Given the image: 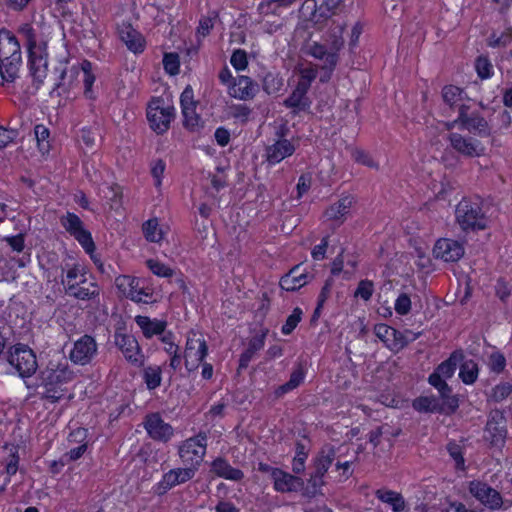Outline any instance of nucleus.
Returning a JSON list of instances; mask_svg holds the SVG:
<instances>
[{
	"label": "nucleus",
	"mask_w": 512,
	"mask_h": 512,
	"mask_svg": "<svg viewBox=\"0 0 512 512\" xmlns=\"http://www.w3.org/2000/svg\"><path fill=\"white\" fill-rule=\"evenodd\" d=\"M211 470L219 477L239 481L244 477V473L237 468L232 467L224 458H216L211 463Z\"/></svg>",
	"instance_id": "c85d7f7f"
},
{
	"label": "nucleus",
	"mask_w": 512,
	"mask_h": 512,
	"mask_svg": "<svg viewBox=\"0 0 512 512\" xmlns=\"http://www.w3.org/2000/svg\"><path fill=\"white\" fill-rule=\"evenodd\" d=\"M179 57L175 53H166L163 57V66L167 73L176 75L179 73Z\"/></svg>",
	"instance_id": "4d7b16f0"
},
{
	"label": "nucleus",
	"mask_w": 512,
	"mask_h": 512,
	"mask_svg": "<svg viewBox=\"0 0 512 512\" xmlns=\"http://www.w3.org/2000/svg\"><path fill=\"white\" fill-rule=\"evenodd\" d=\"M218 17L216 12L210 13L208 16H204L199 21V26L197 28V34L205 37L207 36L211 29L214 26V21Z\"/></svg>",
	"instance_id": "6e6d98bb"
},
{
	"label": "nucleus",
	"mask_w": 512,
	"mask_h": 512,
	"mask_svg": "<svg viewBox=\"0 0 512 512\" xmlns=\"http://www.w3.org/2000/svg\"><path fill=\"white\" fill-rule=\"evenodd\" d=\"M19 33L25 38L28 50H34L36 47V36L33 27L30 24H24L19 28Z\"/></svg>",
	"instance_id": "0e129e2a"
},
{
	"label": "nucleus",
	"mask_w": 512,
	"mask_h": 512,
	"mask_svg": "<svg viewBox=\"0 0 512 512\" xmlns=\"http://www.w3.org/2000/svg\"><path fill=\"white\" fill-rule=\"evenodd\" d=\"M283 105L290 109L293 116L301 113H310L312 101L308 96V91L300 87H295L291 94L283 101Z\"/></svg>",
	"instance_id": "4be33fe9"
},
{
	"label": "nucleus",
	"mask_w": 512,
	"mask_h": 512,
	"mask_svg": "<svg viewBox=\"0 0 512 512\" xmlns=\"http://www.w3.org/2000/svg\"><path fill=\"white\" fill-rule=\"evenodd\" d=\"M30 73L37 83V87L43 83L47 75V60L41 54H37L34 50L29 51Z\"/></svg>",
	"instance_id": "c756f323"
},
{
	"label": "nucleus",
	"mask_w": 512,
	"mask_h": 512,
	"mask_svg": "<svg viewBox=\"0 0 512 512\" xmlns=\"http://www.w3.org/2000/svg\"><path fill=\"white\" fill-rule=\"evenodd\" d=\"M302 310L300 308H295L292 314L287 318L286 323L282 326V333L284 335H289L298 325L301 320Z\"/></svg>",
	"instance_id": "13d9d810"
},
{
	"label": "nucleus",
	"mask_w": 512,
	"mask_h": 512,
	"mask_svg": "<svg viewBox=\"0 0 512 512\" xmlns=\"http://www.w3.org/2000/svg\"><path fill=\"white\" fill-rule=\"evenodd\" d=\"M73 372L68 368L67 363H54L50 361L47 368L41 372V383L45 388L43 398L51 403L59 401L63 391L59 387L73 379Z\"/></svg>",
	"instance_id": "7ed1b4c3"
},
{
	"label": "nucleus",
	"mask_w": 512,
	"mask_h": 512,
	"mask_svg": "<svg viewBox=\"0 0 512 512\" xmlns=\"http://www.w3.org/2000/svg\"><path fill=\"white\" fill-rule=\"evenodd\" d=\"M435 258L445 262H457L464 255V247L452 239H439L433 248Z\"/></svg>",
	"instance_id": "6ab92c4d"
},
{
	"label": "nucleus",
	"mask_w": 512,
	"mask_h": 512,
	"mask_svg": "<svg viewBox=\"0 0 512 512\" xmlns=\"http://www.w3.org/2000/svg\"><path fill=\"white\" fill-rule=\"evenodd\" d=\"M165 171V163L162 159H157L152 163L151 166V174L155 180V186L159 187L161 185V178Z\"/></svg>",
	"instance_id": "774afa93"
},
{
	"label": "nucleus",
	"mask_w": 512,
	"mask_h": 512,
	"mask_svg": "<svg viewBox=\"0 0 512 512\" xmlns=\"http://www.w3.org/2000/svg\"><path fill=\"white\" fill-rule=\"evenodd\" d=\"M55 70L59 72V75L52 93L57 92L58 95L68 93L80 75V70L77 67L68 68L64 64H60Z\"/></svg>",
	"instance_id": "b1692460"
},
{
	"label": "nucleus",
	"mask_w": 512,
	"mask_h": 512,
	"mask_svg": "<svg viewBox=\"0 0 512 512\" xmlns=\"http://www.w3.org/2000/svg\"><path fill=\"white\" fill-rule=\"evenodd\" d=\"M196 470L197 468L195 467L171 469L165 473L162 480L157 483L154 489L155 493L157 495H163L171 488L186 483L195 476Z\"/></svg>",
	"instance_id": "4468645a"
},
{
	"label": "nucleus",
	"mask_w": 512,
	"mask_h": 512,
	"mask_svg": "<svg viewBox=\"0 0 512 512\" xmlns=\"http://www.w3.org/2000/svg\"><path fill=\"white\" fill-rule=\"evenodd\" d=\"M376 497L389 504L394 512H402L406 508V503L403 496L392 490L379 489L375 492Z\"/></svg>",
	"instance_id": "2f4dec72"
},
{
	"label": "nucleus",
	"mask_w": 512,
	"mask_h": 512,
	"mask_svg": "<svg viewBox=\"0 0 512 512\" xmlns=\"http://www.w3.org/2000/svg\"><path fill=\"white\" fill-rule=\"evenodd\" d=\"M115 344L123 353L125 359L135 367L144 364V355L141 352L138 341L132 335L115 334Z\"/></svg>",
	"instance_id": "2eb2a0df"
},
{
	"label": "nucleus",
	"mask_w": 512,
	"mask_h": 512,
	"mask_svg": "<svg viewBox=\"0 0 512 512\" xmlns=\"http://www.w3.org/2000/svg\"><path fill=\"white\" fill-rule=\"evenodd\" d=\"M295 151L294 145L287 139H280L266 148V160L269 164L275 165L283 159L291 156Z\"/></svg>",
	"instance_id": "bb28decb"
},
{
	"label": "nucleus",
	"mask_w": 512,
	"mask_h": 512,
	"mask_svg": "<svg viewBox=\"0 0 512 512\" xmlns=\"http://www.w3.org/2000/svg\"><path fill=\"white\" fill-rule=\"evenodd\" d=\"M274 489L280 493L298 492L303 489L302 478L281 469L272 471Z\"/></svg>",
	"instance_id": "412c9836"
},
{
	"label": "nucleus",
	"mask_w": 512,
	"mask_h": 512,
	"mask_svg": "<svg viewBox=\"0 0 512 512\" xmlns=\"http://www.w3.org/2000/svg\"><path fill=\"white\" fill-rule=\"evenodd\" d=\"M230 62L236 70H244L248 65L247 54L244 50H235L231 56Z\"/></svg>",
	"instance_id": "e2e57ef3"
},
{
	"label": "nucleus",
	"mask_w": 512,
	"mask_h": 512,
	"mask_svg": "<svg viewBox=\"0 0 512 512\" xmlns=\"http://www.w3.org/2000/svg\"><path fill=\"white\" fill-rule=\"evenodd\" d=\"M66 294L80 300H89L99 295V288L96 283H89V287L81 284L66 287Z\"/></svg>",
	"instance_id": "72a5a7b5"
},
{
	"label": "nucleus",
	"mask_w": 512,
	"mask_h": 512,
	"mask_svg": "<svg viewBox=\"0 0 512 512\" xmlns=\"http://www.w3.org/2000/svg\"><path fill=\"white\" fill-rule=\"evenodd\" d=\"M153 298V292L150 289L142 288L138 292L129 293V299L136 303H152L154 300Z\"/></svg>",
	"instance_id": "69168bd1"
},
{
	"label": "nucleus",
	"mask_w": 512,
	"mask_h": 512,
	"mask_svg": "<svg viewBox=\"0 0 512 512\" xmlns=\"http://www.w3.org/2000/svg\"><path fill=\"white\" fill-rule=\"evenodd\" d=\"M478 365L473 360H466L461 363L459 377L464 384H473L478 378Z\"/></svg>",
	"instance_id": "e433bc0d"
},
{
	"label": "nucleus",
	"mask_w": 512,
	"mask_h": 512,
	"mask_svg": "<svg viewBox=\"0 0 512 512\" xmlns=\"http://www.w3.org/2000/svg\"><path fill=\"white\" fill-rule=\"evenodd\" d=\"M264 346V336L254 337L249 341L247 349L241 354L239 359V367L247 368L249 362L252 360L257 351L261 350Z\"/></svg>",
	"instance_id": "c9c22d12"
},
{
	"label": "nucleus",
	"mask_w": 512,
	"mask_h": 512,
	"mask_svg": "<svg viewBox=\"0 0 512 512\" xmlns=\"http://www.w3.org/2000/svg\"><path fill=\"white\" fill-rule=\"evenodd\" d=\"M412 300L406 293H401L395 301V311L399 315H406L410 312Z\"/></svg>",
	"instance_id": "bf43d9fd"
},
{
	"label": "nucleus",
	"mask_w": 512,
	"mask_h": 512,
	"mask_svg": "<svg viewBox=\"0 0 512 512\" xmlns=\"http://www.w3.org/2000/svg\"><path fill=\"white\" fill-rule=\"evenodd\" d=\"M18 39L8 30L0 31V84L13 83L21 65Z\"/></svg>",
	"instance_id": "f03ea898"
},
{
	"label": "nucleus",
	"mask_w": 512,
	"mask_h": 512,
	"mask_svg": "<svg viewBox=\"0 0 512 512\" xmlns=\"http://www.w3.org/2000/svg\"><path fill=\"white\" fill-rule=\"evenodd\" d=\"M459 407L457 397H449L440 402L435 397H419L413 401V408L419 412L454 413Z\"/></svg>",
	"instance_id": "ddd939ff"
},
{
	"label": "nucleus",
	"mask_w": 512,
	"mask_h": 512,
	"mask_svg": "<svg viewBox=\"0 0 512 512\" xmlns=\"http://www.w3.org/2000/svg\"><path fill=\"white\" fill-rule=\"evenodd\" d=\"M61 282L65 286V288L69 287L70 285L86 283L83 269L80 267V265H73L71 268L67 270L66 280L62 279Z\"/></svg>",
	"instance_id": "37998d69"
},
{
	"label": "nucleus",
	"mask_w": 512,
	"mask_h": 512,
	"mask_svg": "<svg viewBox=\"0 0 512 512\" xmlns=\"http://www.w3.org/2000/svg\"><path fill=\"white\" fill-rule=\"evenodd\" d=\"M324 453L325 452L323 451L315 463V472H317L318 476L325 475L335 458V451L333 448H329L327 454Z\"/></svg>",
	"instance_id": "c03bdc74"
},
{
	"label": "nucleus",
	"mask_w": 512,
	"mask_h": 512,
	"mask_svg": "<svg viewBox=\"0 0 512 512\" xmlns=\"http://www.w3.org/2000/svg\"><path fill=\"white\" fill-rule=\"evenodd\" d=\"M373 294V282L370 280H361L358 284V287L355 291V296L360 297L363 300L367 301L371 298Z\"/></svg>",
	"instance_id": "680f3d73"
},
{
	"label": "nucleus",
	"mask_w": 512,
	"mask_h": 512,
	"mask_svg": "<svg viewBox=\"0 0 512 512\" xmlns=\"http://www.w3.org/2000/svg\"><path fill=\"white\" fill-rule=\"evenodd\" d=\"M352 204V197H343L337 203H334L333 205L326 209L325 216L328 220H342V218H344L349 213Z\"/></svg>",
	"instance_id": "7c9ffc66"
},
{
	"label": "nucleus",
	"mask_w": 512,
	"mask_h": 512,
	"mask_svg": "<svg viewBox=\"0 0 512 512\" xmlns=\"http://www.w3.org/2000/svg\"><path fill=\"white\" fill-rule=\"evenodd\" d=\"M60 223L64 229L74 237L87 253L95 249L91 233L85 229L82 220L74 213L67 212L61 216Z\"/></svg>",
	"instance_id": "6e6552de"
},
{
	"label": "nucleus",
	"mask_w": 512,
	"mask_h": 512,
	"mask_svg": "<svg viewBox=\"0 0 512 512\" xmlns=\"http://www.w3.org/2000/svg\"><path fill=\"white\" fill-rule=\"evenodd\" d=\"M512 41V30L507 28L502 31L499 35L492 33L488 38V45L490 47H505Z\"/></svg>",
	"instance_id": "49530a36"
},
{
	"label": "nucleus",
	"mask_w": 512,
	"mask_h": 512,
	"mask_svg": "<svg viewBox=\"0 0 512 512\" xmlns=\"http://www.w3.org/2000/svg\"><path fill=\"white\" fill-rule=\"evenodd\" d=\"M468 491L477 501L490 510H499L503 505L500 492L486 482L472 480L468 483Z\"/></svg>",
	"instance_id": "9d476101"
},
{
	"label": "nucleus",
	"mask_w": 512,
	"mask_h": 512,
	"mask_svg": "<svg viewBox=\"0 0 512 512\" xmlns=\"http://www.w3.org/2000/svg\"><path fill=\"white\" fill-rule=\"evenodd\" d=\"M143 379L149 390H154L161 385L162 369L160 366H148L144 368Z\"/></svg>",
	"instance_id": "4c0bfd02"
},
{
	"label": "nucleus",
	"mask_w": 512,
	"mask_h": 512,
	"mask_svg": "<svg viewBox=\"0 0 512 512\" xmlns=\"http://www.w3.org/2000/svg\"><path fill=\"white\" fill-rule=\"evenodd\" d=\"M207 437L199 433L195 437L185 440L179 447V456L181 460L189 464L190 467H197L203 461L206 454Z\"/></svg>",
	"instance_id": "1a4fd4ad"
},
{
	"label": "nucleus",
	"mask_w": 512,
	"mask_h": 512,
	"mask_svg": "<svg viewBox=\"0 0 512 512\" xmlns=\"http://www.w3.org/2000/svg\"><path fill=\"white\" fill-rule=\"evenodd\" d=\"M146 264L151 272L156 276L170 278L174 275L173 269L158 260L149 259Z\"/></svg>",
	"instance_id": "8fccbe9b"
},
{
	"label": "nucleus",
	"mask_w": 512,
	"mask_h": 512,
	"mask_svg": "<svg viewBox=\"0 0 512 512\" xmlns=\"http://www.w3.org/2000/svg\"><path fill=\"white\" fill-rule=\"evenodd\" d=\"M512 394V384L509 382H501L496 385L490 394V399L494 402H501Z\"/></svg>",
	"instance_id": "864d4df0"
},
{
	"label": "nucleus",
	"mask_w": 512,
	"mask_h": 512,
	"mask_svg": "<svg viewBox=\"0 0 512 512\" xmlns=\"http://www.w3.org/2000/svg\"><path fill=\"white\" fill-rule=\"evenodd\" d=\"M97 349L95 339L90 335H83L74 343L69 354L70 360L75 364L86 365L96 356Z\"/></svg>",
	"instance_id": "dca6fc26"
},
{
	"label": "nucleus",
	"mask_w": 512,
	"mask_h": 512,
	"mask_svg": "<svg viewBox=\"0 0 512 512\" xmlns=\"http://www.w3.org/2000/svg\"><path fill=\"white\" fill-rule=\"evenodd\" d=\"M262 87L267 94H276L283 87V78L279 74L269 72L263 78Z\"/></svg>",
	"instance_id": "ea45409f"
},
{
	"label": "nucleus",
	"mask_w": 512,
	"mask_h": 512,
	"mask_svg": "<svg viewBox=\"0 0 512 512\" xmlns=\"http://www.w3.org/2000/svg\"><path fill=\"white\" fill-rule=\"evenodd\" d=\"M304 377H305V371H304L302 365L299 364L297 366V368H295L293 370V372L291 373L289 381L286 382L285 384L277 387V389L275 390V396L277 398H280L284 394L294 390L303 382Z\"/></svg>",
	"instance_id": "473e14b6"
},
{
	"label": "nucleus",
	"mask_w": 512,
	"mask_h": 512,
	"mask_svg": "<svg viewBox=\"0 0 512 512\" xmlns=\"http://www.w3.org/2000/svg\"><path fill=\"white\" fill-rule=\"evenodd\" d=\"M142 230L146 240L150 242L158 243L163 238V232L159 228L157 219H149L146 221L142 226Z\"/></svg>",
	"instance_id": "58836bf2"
},
{
	"label": "nucleus",
	"mask_w": 512,
	"mask_h": 512,
	"mask_svg": "<svg viewBox=\"0 0 512 512\" xmlns=\"http://www.w3.org/2000/svg\"><path fill=\"white\" fill-rule=\"evenodd\" d=\"M451 147L464 157L473 158L484 154L481 142L473 137H466L452 132L448 136Z\"/></svg>",
	"instance_id": "f3484780"
},
{
	"label": "nucleus",
	"mask_w": 512,
	"mask_h": 512,
	"mask_svg": "<svg viewBox=\"0 0 512 512\" xmlns=\"http://www.w3.org/2000/svg\"><path fill=\"white\" fill-rule=\"evenodd\" d=\"M456 222L465 231L484 230L487 226V218L482 209L479 198H464L455 209Z\"/></svg>",
	"instance_id": "20e7f679"
},
{
	"label": "nucleus",
	"mask_w": 512,
	"mask_h": 512,
	"mask_svg": "<svg viewBox=\"0 0 512 512\" xmlns=\"http://www.w3.org/2000/svg\"><path fill=\"white\" fill-rule=\"evenodd\" d=\"M135 322L141 328L146 338H152L155 335H162L165 332L167 322L158 319H150L147 316L138 315Z\"/></svg>",
	"instance_id": "cd10ccee"
},
{
	"label": "nucleus",
	"mask_w": 512,
	"mask_h": 512,
	"mask_svg": "<svg viewBox=\"0 0 512 512\" xmlns=\"http://www.w3.org/2000/svg\"><path fill=\"white\" fill-rule=\"evenodd\" d=\"M208 346L203 338L188 337L184 351V363L188 371L196 370L207 356Z\"/></svg>",
	"instance_id": "f8f14e48"
},
{
	"label": "nucleus",
	"mask_w": 512,
	"mask_h": 512,
	"mask_svg": "<svg viewBox=\"0 0 512 512\" xmlns=\"http://www.w3.org/2000/svg\"><path fill=\"white\" fill-rule=\"evenodd\" d=\"M144 428L148 435L155 441L168 442L174 435L173 427L166 423L159 413L146 415Z\"/></svg>",
	"instance_id": "a211bd4d"
},
{
	"label": "nucleus",
	"mask_w": 512,
	"mask_h": 512,
	"mask_svg": "<svg viewBox=\"0 0 512 512\" xmlns=\"http://www.w3.org/2000/svg\"><path fill=\"white\" fill-rule=\"evenodd\" d=\"M469 107L461 105L459 107V115L454 123H459L461 129L468 130L471 133L477 134L480 137H488L490 129L488 122L478 112L469 113Z\"/></svg>",
	"instance_id": "9b49d317"
},
{
	"label": "nucleus",
	"mask_w": 512,
	"mask_h": 512,
	"mask_svg": "<svg viewBox=\"0 0 512 512\" xmlns=\"http://www.w3.org/2000/svg\"><path fill=\"white\" fill-rule=\"evenodd\" d=\"M259 92V85L248 76H239L229 87V95L239 100H251Z\"/></svg>",
	"instance_id": "5701e85b"
},
{
	"label": "nucleus",
	"mask_w": 512,
	"mask_h": 512,
	"mask_svg": "<svg viewBox=\"0 0 512 512\" xmlns=\"http://www.w3.org/2000/svg\"><path fill=\"white\" fill-rule=\"evenodd\" d=\"M175 117V109L166 104L163 98H153L147 107L150 128L158 134L166 132Z\"/></svg>",
	"instance_id": "39448f33"
},
{
	"label": "nucleus",
	"mask_w": 512,
	"mask_h": 512,
	"mask_svg": "<svg viewBox=\"0 0 512 512\" xmlns=\"http://www.w3.org/2000/svg\"><path fill=\"white\" fill-rule=\"evenodd\" d=\"M8 362L23 378L30 377L38 367L36 355L25 345L15 346L9 353Z\"/></svg>",
	"instance_id": "0eeeda50"
},
{
	"label": "nucleus",
	"mask_w": 512,
	"mask_h": 512,
	"mask_svg": "<svg viewBox=\"0 0 512 512\" xmlns=\"http://www.w3.org/2000/svg\"><path fill=\"white\" fill-rule=\"evenodd\" d=\"M476 70L480 78H489L492 74V64L485 57H479L476 60Z\"/></svg>",
	"instance_id": "338daca9"
},
{
	"label": "nucleus",
	"mask_w": 512,
	"mask_h": 512,
	"mask_svg": "<svg viewBox=\"0 0 512 512\" xmlns=\"http://www.w3.org/2000/svg\"><path fill=\"white\" fill-rule=\"evenodd\" d=\"M445 379L446 378L435 371L428 378L429 383L439 391L442 400H447L449 397H456L455 395H451V388L446 383Z\"/></svg>",
	"instance_id": "a19ab883"
},
{
	"label": "nucleus",
	"mask_w": 512,
	"mask_h": 512,
	"mask_svg": "<svg viewBox=\"0 0 512 512\" xmlns=\"http://www.w3.org/2000/svg\"><path fill=\"white\" fill-rule=\"evenodd\" d=\"M463 360V353L461 351H454L450 357L443 361L434 370L444 378H451L457 368V365Z\"/></svg>",
	"instance_id": "f704fd0d"
},
{
	"label": "nucleus",
	"mask_w": 512,
	"mask_h": 512,
	"mask_svg": "<svg viewBox=\"0 0 512 512\" xmlns=\"http://www.w3.org/2000/svg\"><path fill=\"white\" fill-rule=\"evenodd\" d=\"M507 436L506 419L499 409L490 411L484 430V439L491 447L502 449Z\"/></svg>",
	"instance_id": "423d86ee"
},
{
	"label": "nucleus",
	"mask_w": 512,
	"mask_h": 512,
	"mask_svg": "<svg viewBox=\"0 0 512 512\" xmlns=\"http://www.w3.org/2000/svg\"><path fill=\"white\" fill-rule=\"evenodd\" d=\"M34 133H35V137L37 140L39 150L42 153L48 152L49 148H50V144H49L50 131H49V129L46 126L39 124V125L35 126Z\"/></svg>",
	"instance_id": "a18cd8bd"
},
{
	"label": "nucleus",
	"mask_w": 512,
	"mask_h": 512,
	"mask_svg": "<svg viewBox=\"0 0 512 512\" xmlns=\"http://www.w3.org/2000/svg\"><path fill=\"white\" fill-rule=\"evenodd\" d=\"M488 365L491 371L501 373L506 366V359L500 352H494L489 357Z\"/></svg>",
	"instance_id": "052dcab7"
},
{
	"label": "nucleus",
	"mask_w": 512,
	"mask_h": 512,
	"mask_svg": "<svg viewBox=\"0 0 512 512\" xmlns=\"http://www.w3.org/2000/svg\"><path fill=\"white\" fill-rule=\"evenodd\" d=\"M342 33L343 27L341 25H337L329 31L326 39L329 43V51L323 44L317 42H313L308 47V54L323 62L320 66L323 71V74L320 76V81L323 83L330 80L332 72L338 63V52L344 44Z\"/></svg>",
	"instance_id": "f257e3e1"
},
{
	"label": "nucleus",
	"mask_w": 512,
	"mask_h": 512,
	"mask_svg": "<svg viewBox=\"0 0 512 512\" xmlns=\"http://www.w3.org/2000/svg\"><path fill=\"white\" fill-rule=\"evenodd\" d=\"M344 2L345 0H325L319 6L314 4L310 20L321 28L332 16L343 10Z\"/></svg>",
	"instance_id": "aec40b11"
},
{
	"label": "nucleus",
	"mask_w": 512,
	"mask_h": 512,
	"mask_svg": "<svg viewBox=\"0 0 512 512\" xmlns=\"http://www.w3.org/2000/svg\"><path fill=\"white\" fill-rule=\"evenodd\" d=\"M317 77V69L314 67H305L300 70V78L297 83V87L309 91L311 83Z\"/></svg>",
	"instance_id": "09e8293b"
},
{
	"label": "nucleus",
	"mask_w": 512,
	"mask_h": 512,
	"mask_svg": "<svg viewBox=\"0 0 512 512\" xmlns=\"http://www.w3.org/2000/svg\"><path fill=\"white\" fill-rule=\"evenodd\" d=\"M352 158L355 162L362 164L364 166H367L369 168H378L377 162L374 161V159L371 157V155L361 149H355L352 152Z\"/></svg>",
	"instance_id": "5fc2aeb1"
},
{
	"label": "nucleus",
	"mask_w": 512,
	"mask_h": 512,
	"mask_svg": "<svg viewBox=\"0 0 512 512\" xmlns=\"http://www.w3.org/2000/svg\"><path fill=\"white\" fill-rule=\"evenodd\" d=\"M447 451L455 462V468L457 470L465 471L466 466L461 446L456 443H449L447 445Z\"/></svg>",
	"instance_id": "3c124183"
},
{
	"label": "nucleus",
	"mask_w": 512,
	"mask_h": 512,
	"mask_svg": "<svg viewBox=\"0 0 512 512\" xmlns=\"http://www.w3.org/2000/svg\"><path fill=\"white\" fill-rule=\"evenodd\" d=\"M421 335V332L414 333L411 330H405L404 332L397 331L394 329V333H392V337L394 339L395 345H398L400 348H403L408 343L416 340Z\"/></svg>",
	"instance_id": "603ef678"
},
{
	"label": "nucleus",
	"mask_w": 512,
	"mask_h": 512,
	"mask_svg": "<svg viewBox=\"0 0 512 512\" xmlns=\"http://www.w3.org/2000/svg\"><path fill=\"white\" fill-rule=\"evenodd\" d=\"M311 277L305 269L296 265L280 279V286L286 291H296L307 284Z\"/></svg>",
	"instance_id": "393cba45"
},
{
	"label": "nucleus",
	"mask_w": 512,
	"mask_h": 512,
	"mask_svg": "<svg viewBox=\"0 0 512 512\" xmlns=\"http://www.w3.org/2000/svg\"><path fill=\"white\" fill-rule=\"evenodd\" d=\"M118 34L121 39L127 46V48L134 52L140 53L144 49V39L142 35L132 27L131 24L123 23L118 27Z\"/></svg>",
	"instance_id": "a878e982"
},
{
	"label": "nucleus",
	"mask_w": 512,
	"mask_h": 512,
	"mask_svg": "<svg viewBox=\"0 0 512 512\" xmlns=\"http://www.w3.org/2000/svg\"><path fill=\"white\" fill-rule=\"evenodd\" d=\"M81 72L83 74L84 95L88 99H93L95 96L92 86L95 82V76L91 72V63L88 61L83 62L80 73Z\"/></svg>",
	"instance_id": "79ce46f5"
},
{
	"label": "nucleus",
	"mask_w": 512,
	"mask_h": 512,
	"mask_svg": "<svg viewBox=\"0 0 512 512\" xmlns=\"http://www.w3.org/2000/svg\"><path fill=\"white\" fill-rule=\"evenodd\" d=\"M463 91L453 85L445 86L442 90V97L446 104L453 107L458 101L462 100Z\"/></svg>",
	"instance_id": "de8ad7c7"
}]
</instances>
